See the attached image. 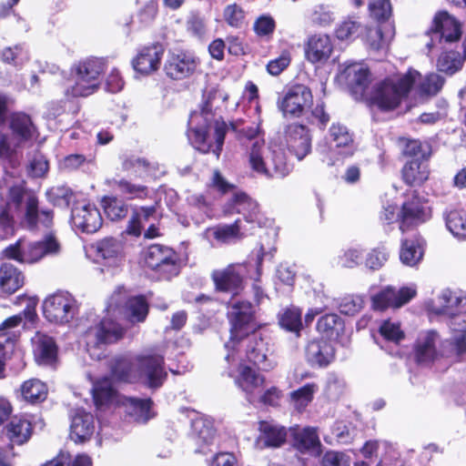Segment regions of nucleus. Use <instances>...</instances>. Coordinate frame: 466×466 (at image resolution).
Returning a JSON list of instances; mask_svg holds the SVG:
<instances>
[{"mask_svg":"<svg viewBox=\"0 0 466 466\" xmlns=\"http://www.w3.org/2000/svg\"><path fill=\"white\" fill-rule=\"evenodd\" d=\"M438 68L441 72L452 75L462 66V61L456 58L454 54H442L437 63Z\"/></svg>","mask_w":466,"mask_h":466,"instance_id":"338daca9","label":"nucleus"},{"mask_svg":"<svg viewBox=\"0 0 466 466\" xmlns=\"http://www.w3.org/2000/svg\"><path fill=\"white\" fill-rule=\"evenodd\" d=\"M254 309L248 301L233 302L228 311V318L230 323V338L225 343L227 351L235 350L236 339H242L257 329Z\"/></svg>","mask_w":466,"mask_h":466,"instance_id":"9b49d317","label":"nucleus"},{"mask_svg":"<svg viewBox=\"0 0 466 466\" xmlns=\"http://www.w3.org/2000/svg\"><path fill=\"white\" fill-rule=\"evenodd\" d=\"M145 318V297L129 298L124 287H117L107 301L106 316L84 332V341L90 357L101 360L105 356L102 347L115 343L123 337L124 329L119 323L120 319H127L134 323L144 321Z\"/></svg>","mask_w":466,"mask_h":466,"instance_id":"f257e3e1","label":"nucleus"},{"mask_svg":"<svg viewBox=\"0 0 466 466\" xmlns=\"http://www.w3.org/2000/svg\"><path fill=\"white\" fill-rule=\"evenodd\" d=\"M285 133L288 147L301 160L311 148V137L308 128L303 125L291 124L287 127Z\"/></svg>","mask_w":466,"mask_h":466,"instance_id":"5701e85b","label":"nucleus"},{"mask_svg":"<svg viewBox=\"0 0 466 466\" xmlns=\"http://www.w3.org/2000/svg\"><path fill=\"white\" fill-rule=\"evenodd\" d=\"M236 340V356L241 357V351H245L247 360L264 371L272 370L277 366L268 342L259 332L255 330Z\"/></svg>","mask_w":466,"mask_h":466,"instance_id":"9d476101","label":"nucleus"},{"mask_svg":"<svg viewBox=\"0 0 466 466\" xmlns=\"http://www.w3.org/2000/svg\"><path fill=\"white\" fill-rule=\"evenodd\" d=\"M256 132L257 131H253L252 134L248 135L250 137V145L248 151V157L250 168L258 175H260V173H270L277 170L278 166L274 167H270V168L265 167L268 147L266 146L263 138L254 136Z\"/></svg>","mask_w":466,"mask_h":466,"instance_id":"b1692460","label":"nucleus"},{"mask_svg":"<svg viewBox=\"0 0 466 466\" xmlns=\"http://www.w3.org/2000/svg\"><path fill=\"white\" fill-rule=\"evenodd\" d=\"M245 231L238 219L233 224L218 226L211 229L213 237L221 243H228L231 240L238 239L246 234Z\"/></svg>","mask_w":466,"mask_h":466,"instance_id":"de8ad7c7","label":"nucleus"},{"mask_svg":"<svg viewBox=\"0 0 466 466\" xmlns=\"http://www.w3.org/2000/svg\"><path fill=\"white\" fill-rule=\"evenodd\" d=\"M275 166L279 167V168L277 167L278 169L275 171L270 173H260V175L266 177H284L290 171V167L287 163L284 152L280 148H274L273 147L269 146L268 153H267L265 167H267V168H270V167H274Z\"/></svg>","mask_w":466,"mask_h":466,"instance_id":"58836bf2","label":"nucleus"},{"mask_svg":"<svg viewBox=\"0 0 466 466\" xmlns=\"http://www.w3.org/2000/svg\"><path fill=\"white\" fill-rule=\"evenodd\" d=\"M451 339L441 341L440 335L433 329L425 330L419 334L414 344V356L418 363L428 365L441 357L458 354L454 347V333Z\"/></svg>","mask_w":466,"mask_h":466,"instance_id":"6e6552de","label":"nucleus"},{"mask_svg":"<svg viewBox=\"0 0 466 466\" xmlns=\"http://www.w3.org/2000/svg\"><path fill=\"white\" fill-rule=\"evenodd\" d=\"M146 371V358L143 356L116 359L112 367L113 376L124 382H136Z\"/></svg>","mask_w":466,"mask_h":466,"instance_id":"aec40b11","label":"nucleus"},{"mask_svg":"<svg viewBox=\"0 0 466 466\" xmlns=\"http://www.w3.org/2000/svg\"><path fill=\"white\" fill-rule=\"evenodd\" d=\"M123 405L126 407V412L135 420L146 421V401L137 398H125Z\"/></svg>","mask_w":466,"mask_h":466,"instance_id":"13d9d810","label":"nucleus"},{"mask_svg":"<svg viewBox=\"0 0 466 466\" xmlns=\"http://www.w3.org/2000/svg\"><path fill=\"white\" fill-rule=\"evenodd\" d=\"M463 300L456 292L444 289L436 299L427 303L431 313L450 319L448 325L451 333H454V347L458 354L466 352V314L461 313Z\"/></svg>","mask_w":466,"mask_h":466,"instance_id":"7ed1b4c3","label":"nucleus"},{"mask_svg":"<svg viewBox=\"0 0 466 466\" xmlns=\"http://www.w3.org/2000/svg\"><path fill=\"white\" fill-rule=\"evenodd\" d=\"M417 84L418 91L421 95H436L442 87L444 79L437 74H429L424 78L420 77L416 79L413 85Z\"/></svg>","mask_w":466,"mask_h":466,"instance_id":"864d4df0","label":"nucleus"},{"mask_svg":"<svg viewBox=\"0 0 466 466\" xmlns=\"http://www.w3.org/2000/svg\"><path fill=\"white\" fill-rule=\"evenodd\" d=\"M356 6H360L363 0H353ZM369 11L372 18L378 22H384L391 15V5L390 0H370Z\"/></svg>","mask_w":466,"mask_h":466,"instance_id":"3c124183","label":"nucleus"},{"mask_svg":"<svg viewBox=\"0 0 466 466\" xmlns=\"http://www.w3.org/2000/svg\"><path fill=\"white\" fill-rule=\"evenodd\" d=\"M32 433V426L25 418L14 417L6 427V435L13 444L26 442Z\"/></svg>","mask_w":466,"mask_h":466,"instance_id":"4c0bfd02","label":"nucleus"},{"mask_svg":"<svg viewBox=\"0 0 466 466\" xmlns=\"http://www.w3.org/2000/svg\"><path fill=\"white\" fill-rule=\"evenodd\" d=\"M94 431L93 415L83 409L76 410L71 418L70 438L75 442H84L91 438Z\"/></svg>","mask_w":466,"mask_h":466,"instance_id":"393cba45","label":"nucleus"},{"mask_svg":"<svg viewBox=\"0 0 466 466\" xmlns=\"http://www.w3.org/2000/svg\"><path fill=\"white\" fill-rule=\"evenodd\" d=\"M447 228L461 239H466V210L453 209L445 216Z\"/></svg>","mask_w":466,"mask_h":466,"instance_id":"c03bdc74","label":"nucleus"},{"mask_svg":"<svg viewBox=\"0 0 466 466\" xmlns=\"http://www.w3.org/2000/svg\"><path fill=\"white\" fill-rule=\"evenodd\" d=\"M420 77V72L409 69L400 76L386 78L377 83L370 95V103L382 111H390L398 107L408 96L413 83Z\"/></svg>","mask_w":466,"mask_h":466,"instance_id":"20e7f679","label":"nucleus"},{"mask_svg":"<svg viewBox=\"0 0 466 466\" xmlns=\"http://www.w3.org/2000/svg\"><path fill=\"white\" fill-rule=\"evenodd\" d=\"M301 315L299 308L291 306L279 313V323L282 329L299 336L302 329Z\"/></svg>","mask_w":466,"mask_h":466,"instance_id":"79ce46f5","label":"nucleus"},{"mask_svg":"<svg viewBox=\"0 0 466 466\" xmlns=\"http://www.w3.org/2000/svg\"><path fill=\"white\" fill-rule=\"evenodd\" d=\"M426 35L430 42L426 44L429 50L436 46L437 43L445 41L446 43H454L461 39V31H428Z\"/></svg>","mask_w":466,"mask_h":466,"instance_id":"680f3d73","label":"nucleus"},{"mask_svg":"<svg viewBox=\"0 0 466 466\" xmlns=\"http://www.w3.org/2000/svg\"><path fill=\"white\" fill-rule=\"evenodd\" d=\"M43 311L49 322L67 323L77 312L76 300L70 293L60 291L44 300Z\"/></svg>","mask_w":466,"mask_h":466,"instance_id":"ddd939ff","label":"nucleus"},{"mask_svg":"<svg viewBox=\"0 0 466 466\" xmlns=\"http://www.w3.org/2000/svg\"><path fill=\"white\" fill-rule=\"evenodd\" d=\"M231 205L236 211L244 216L245 220L250 224L261 227L264 224V217L260 213L258 203L243 192L234 193Z\"/></svg>","mask_w":466,"mask_h":466,"instance_id":"a878e982","label":"nucleus"},{"mask_svg":"<svg viewBox=\"0 0 466 466\" xmlns=\"http://www.w3.org/2000/svg\"><path fill=\"white\" fill-rule=\"evenodd\" d=\"M293 439V446L302 453H319L320 449V441L317 431L312 427L300 429L299 427H292L290 429Z\"/></svg>","mask_w":466,"mask_h":466,"instance_id":"cd10ccee","label":"nucleus"},{"mask_svg":"<svg viewBox=\"0 0 466 466\" xmlns=\"http://www.w3.org/2000/svg\"><path fill=\"white\" fill-rule=\"evenodd\" d=\"M258 430V443L262 447L278 448L286 441L287 431L279 424L263 420L259 422Z\"/></svg>","mask_w":466,"mask_h":466,"instance_id":"473e14b6","label":"nucleus"},{"mask_svg":"<svg viewBox=\"0 0 466 466\" xmlns=\"http://www.w3.org/2000/svg\"><path fill=\"white\" fill-rule=\"evenodd\" d=\"M72 225L85 233H95L102 226L98 208L86 201L76 202L71 211Z\"/></svg>","mask_w":466,"mask_h":466,"instance_id":"f3484780","label":"nucleus"},{"mask_svg":"<svg viewBox=\"0 0 466 466\" xmlns=\"http://www.w3.org/2000/svg\"><path fill=\"white\" fill-rule=\"evenodd\" d=\"M104 58L90 57L71 66V80L66 88V96L73 97L88 96L100 87V76L105 71Z\"/></svg>","mask_w":466,"mask_h":466,"instance_id":"39448f33","label":"nucleus"},{"mask_svg":"<svg viewBox=\"0 0 466 466\" xmlns=\"http://www.w3.org/2000/svg\"><path fill=\"white\" fill-rule=\"evenodd\" d=\"M146 220V208L141 207L140 208L133 209L129 220L127 222L126 234L133 237L139 238L142 235L144 229V221Z\"/></svg>","mask_w":466,"mask_h":466,"instance_id":"5fc2aeb1","label":"nucleus"},{"mask_svg":"<svg viewBox=\"0 0 466 466\" xmlns=\"http://www.w3.org/2000/svg\"><path fill=\"white\" fill-rule=\"evenodd\" d=\"M431 29H461V24L453 15L446 10L435 13L432 18Z\"/></svg>","mask_w":466,"mask_h":466,"instance_id":"bf43d9fd","label":"nucleus"},{"mask_svg":"<svg viewBox=\"0 0 466 466\" xmlns=\"http://www.w3.org/2000/svg\"><path fill=\"white\" fill-rule=\"evenodd\" d=\"M248 275V265L243 263L230 264L225 268L216 269L211 273L216 290L239 294L244 289V279Z\"/></svg>","mask_w":466,"mask_h":466,"instance_id":"2eb2a0df","label":"nucleus"},{"mask_svg":"<svg viewBox=\"0 0 466 466\" xmlns=\"http://www.w3.org/2000/svg\"><path fill=\"white\" fill-rule=\"evenodd\" d=\"M428 217V207L423 205L418 198H412L402 205L400 228L405 231L411 225L424 222Z\"/></svg>","mask_w":466,"mask_h":466,"instance_id":"c756f323","label":"nucleus"},{"mask_svg":"<svg viewBox=\"0 0 466 466\" xmlns=\"http://www.w3.org/2000/svg\"><path fill=\"white\" fill-rule=\"evenodd\" d=\"M102 202L105 213L110 220H120L127 215L128 207L123 200L114 197H106Z\"/></svg>","mask_w":466,"mask_h":466,"instance_id":"603ef678","label":"nucleus"},{"mask_svg":"<svg viewBox=\"0 0 466 466\" xmlns=\"http://www.w3.org/2000/svg\"><path fill=\"white\" fill-rule=\"evenodd\" d=\"M204 115V111L200 114H191L188 120L189 129L187 130V137L191 145L196 149L202 153L212 152L215 155V157L218 158L224 144V139L227 132V125L224 121H215V145H210L209 143L207 142L206 127L194 126L196 123H198V118H206Z\"/></svg>","mask_w":466,"mask_h":466,"instance_id":"f8f14e48","label":"nucleus"},{"mask_svg":"<svg viewBox=\"0 0 466 466\" xmlns=\"http://www.w3.org/2000/svg\"><path fill=\"white\" fill-rule=\"evenodd\" d=\"M425 242L422 238L414 236L401 241L400 259L408 267L417 266L423 258Z\"/></svg>","mask_w":466,"mask_h":466,"instance_id":"f704fd0d","label":"nucleus"},{"mask_svg":"<svg viewBox=\"0 0 466 466\" xmlns=\"http://www.w3.org/2000/svg\"><path fill=\"white\" fill-rule=\"evenodd\" d=\"M24 275L13 264L5 262L0 267V285L5 292L15 293L24 285Z\"/></svg>","mask_w":466,"mask_h":466,"instance_id":"c9c22d12","label":"nucleus"},{"mask_svg":"<svg viewBox=\"0 0 466 466\" xmlns=\"http://www.w3.org/2000/svg\"><path fill=\"white\" fill-rule=\"evenodd\" d=\"M344 75L350 86L363 90L369 83V69L362 64L352 63L344 69Z\"/></svg>","mask_w":466,"mask_h":466,"instance_id":"37998d69","label":"nucleus"},{"mask_svg":"<svg viewBox=\"0 0 466 466\" xmlns=\"http://www.w3.org/2000/svg\"><path fill=\"white\" fill-rule=\"evenodd\" d=\"M343 327V321L337 314H326L317 323V329L330 339L337 338Z\"/></svg>","mask_w":466,"mask_h":466,"instance_id":"49530a36","label":"nucleus"},{"mask_svg":"<svg viewBox=\"0 0 466 466\" xmlns=\"http://www.w3.org/2000/svg\"><path fill=\"white\" fill-rule=\"evenodd\" d=\"M363 248L358 246L345 249L339 257V265L347 268H353L359 266L363 258Z\"/></svg>","mask_w":466,"mask_h":466,"instance_id":"052dcab7","label":"nucleus"},{"mask_svg":"<svg viewBox=\"0 0 466 466\" xmlns=\"http://www.w3.org/2000/svg\"><path fill=\"white\" fill-rule=\"evenodd\" d=\"M416 293L417 290L414 285L403 287L399 290L392 287H387L371 298L372 308L377 310L400 308L413 299Z\"/></svg>","mask_w":466,"mask_h":466,"instance_id":"a211bd4d","label":"nucleus"},{"mask_svg":"<svg viewBox=\"0 0 466 466\" xmlns=\"http://www.w3.org/2000/svg\"><path fill=\"white\" fill-rule=\"evenodd\" d=\"M330 147L340 157L353 155L355 145L352 135L347 127L340 124H332L329 128Z\"/></svg>","mask_w":466,"mask_h":466,"instance_id":"c85d7f7f","label":"nucleus"},{"mask_svg":"<svg viewBox=\"0 0 466 466\" xmlns=\"http://www.w3.org/2000/svg\"><path fill=\"white\" fill-rule=\"evenodd\" d=\"M49 200L57 207L67 208L75 200L74 192L66 187H53L47 192Z\"/></svg>","mask_w":466,"mask_h":466,"instance_id":"4d7b16f0","label":"nucleus"},{"mask_svg":"<svg viewBox=\"0 0 466 466\" xmlns=\"http://www.w3.org/2000/svg\"><path fill=\"white\" fill-rule=\"evenodd\" d=\"M92 393L96 405L97 407H101L114 400L116 391L113 388L111 380L104 378L94 383Z\"/></svg>","mask_w":466,"mask_h":466,"instance_id":"a18cd8bd","label":"nucleus"},{"mask_svg":"<svg viewBox=\"0 0 466 466\" xmlns=\"http://www.w3.org/2000/svg\"><path fill=\"white\" fill-rule=\"evenodd\" d=\"M310 19L315 25L327 27L331 25L334 17L328 6L318 5L312 12Z\"/></svg>","mask_w":466,"mask_h":466,"instance_id":"774afa93","label":"nucleus"},{"mask_svg":"<svg viewBox=\"0 0 466 466\" xmlns=\"http://www.w3.org/2000/svg\"><path fill=\"white\" fill-rule=\"evenodd\" d=\"M335 357L333 346L326 340L310 341L306 348V358L312 366L326 367Z\"/></svg>","mask_w":466,"mask_h":466,"instance_id":"2f4dec72","label":"nucleus"},{"mask_svg":"<svg viewBox=\"0 0 466 466\" xmlns=\"http://www.w3.org/2000/svg\"><path fill=\"white\" fill-rule=\"evenodd\" d=\"M60 251V244L52 235H46L42 240L28 241L19 238L15 243L6 247L3 254L9 259L20 263L34 264L48 255H56Z\"/></svg>","mask_w":466,"mask_h":466,"instance_id":"423d86ee","label":"nucleus"},{"mask_svg":"<svg viewBox=\"0 0 466 466\" xmlns=\"http://www.w3.org/2000/svg\"><path fill=\"white\" fill-rule=\"evenodd\" d=\"M20 390L24 400L32 404L44 401L47 396L46 385L36 379L25 381L21 385Z\"/></svg>","mask_w":466,"mask_h":466,"instance_id":"a19ab883","label":"nucleus"},{"mask_svg":"<svg viewBox=\"0 0 466 466\" xmlns=\"http://www.w3.org/2000/svg\"><path fill=\"white\" fill-rule=\"evenodd\" d=\"M333 42L326 33H316L310 35L305 44V57L311 64L325 63L333 50Z\"/></svg>","mask_w":466,"mask_h":466,"instance_id":"412c9836","label":"nucleus"},{"mask_svg":"<svg viewBox=\"0 0 466 466\" xmlns=\"http://www.w3.org/2000/svg\"><path fill=\"white\" fill-rule=\"evenodd\" d=\"M34 356L37 363L52 364L57 357V347L54 339L45 333L36 332L32 338Z\"/></svg>","mask_w":466,"mask_h":466,"instance_id":"bb28decb","label":"nucleus"},{"mask_svg":"<svg viewBox=\"0 0 466 466\" xmlns=\"http://www.w3.org/2000/svg\"><path fill=\"white\" fill-rule=\"evenodd\" d=\"M380 334L388 341L398 344L404 337V331L398 321L384 320L380 326Z\"/></svg>","mask_w":466,"mask_h":466,"instance_id":"6e6d98bb","label":"nucleus"},{"mask_svg":"<svg viewBox=\"0 0 466 466\" xmlns=\"http://www.w3.org/2000/svg\"><path fill=\"white\" fill-rule=\"evenodd\" d=\"M225 360L228 365V376L234 379L235 385L246 394L248 401L253 402L256 391L265 383V377L249 366L242 364V357L236 356L232 350L227 352Z\"/></svg>","mask_w":466,"mask_h":466,"instance_id":"1a4fd4ad","label":"nucleus"},{"mask_svg":"<svg viewBox=\"0 0 466 466\" xmlns=\"http://www.w3.org/2000/svg\"><path fill=\"white\" fill-rule=\"evenodd\" d=\"M13 141H9L5 136L0 134V157H8L15 147L31 141L36 129L29 116L23 113L15 114L10 121Z\"/></svg>","mask_w":466,"mask_h":466,"instance_id":"4468645a","label":"nucleus"},{"mask_svg":"<svg viewBox=\"0 0 466 466\" xmlns=\"http://www.w3.org/2000/svg\"><path fill=\"white\" fill-rule=\"evenodd\" d=\"M389 252L384 248L371 249L366 258L365 265L371 270L380 269L388 260Z\"/></svg>","mask_w":466,"mask_h":466,"instance_id":"69168bd1","label":"nucleus"},{"mask_svg":"<svg viewBox=\"0 0 466 466\" xmlns=\"http://www.w3.org/2000/svg\"><path fill=\"white\" fill-rule=\"evenodd\" d=\"M402 177L410 186L420 185L429 177L427 161L411 159L402 168Z\"/></svg>","mask_w":466,"mask_h":466,"instance_id":"e433bc0d","label":"nucleus"},{"mask_svg":"<svg viewBox=\"0 0 466 466\" xmlns=\"http://www.w3.org/2000/svg\"><path fill=\"white\" fill-rule=\"evenodd\" d=\"M180 256L171 248L161 244L147 245V277L156 280H170L181 270Z\"/></svg>","mask_w":466,"mask_h":466,"instance_id":"0eeeda50","label":"nucleus"},{"mask_svg":"<svg viewBox=\"0 0 466 466\" xmlns=\"http://www.w3.org/2000/svg\"><path fill=\"white\" fill-rule=\"evenodd\" d=\"M361 37L370 49L378 51L388 48L394 31H365Z\"/></svg>","mask_w":466,"mask_h":466,"instance_id":"09e8293b","label":"nucleus"},{"mask_svg":"<svg viewBox=\"0 0 466 466\" xmlns=\"http://www.w3.org/2000/svg\"><path fill=\"white\" fill-rule=\"evenodd\" d=\"M403 152L411 159L427 161L430 156V147L428 144L421 143L419 140H410L406 143Z\"/></svg>","mask_w":466,"mask_h":466,"instance_id":"0e129e2a","label":"nucleus"},{"mask_svg":"<svg viewBox=\"0 0 466 466\" xmlns=\"http://www.w3.org/2000/svg\"><path fill=\"white\" fill-rule=\"evenodd\" d=\"M25 203V220L29 228L37 224V197L25 187L24 180L5 173L0 182V236L7 238L15 232V217Z\"/></svg>","mask_w":466,"mask_h":466,"instance_id":"f03ea898","label":"nucleus"},{"mask_svg":"<svg viewBox=\"0 0 466 466\" xmlns=\"http://www.w3.org/2000/svg\"><path fill=\"white\" fill-rule=\"evenodd\" d=\"M215 436L216 430L209 419L198 418L192 421L191 439L198 447L196 451L206 453L205 448L213 442Z\"/></svg>","mask_w":466,"mask_h":466,"instance_id":"72a5a7b5","label":"nucleus"},{"mask_svg":"<svg viewBox=\"0 0 466 466\" xmlns=\"http://www.w3.org/2000/svg\"><path fill=\"white\" fill-rule=\"evenodd\" d=\"M20 322V317L12 316L0 324V379L5 377V360L13 352V341L18 336L15 328Z\"/></svg>","mask_w":466,"mask_h":466,"instance_id":"4be33fe9","label":"nucleus"},{"mask_svg":"<svg viewBox=\"0 0 466 466\" xmlns=\"http://www.w3.org/2000/svg\"><path fill=\"white\" fill-rule=\"evenodd\" d=\"M313 96L310 89L303 85L291 86L283 97L279 107L284 115L298 117L304 109L312 104Z\"/></svg>","mask_w":466,"mask_h":466,"instance_id":"6ab92c4d","label":"nucleus"},{"mask_svg":"<svg viewBox=\"0 0 466 466\" xmlns=\"http://www.w3.org/2000/svg\"><path fill=\"white\" fill-rule=\"evenodd\" d=\"M318 390L319 386L317 383H307L289 393V402L296 410L301 412L313 400L314 395Z\"/></svg>","mask_w":466,"mask_h":466,"instance_id":"ea45409f","label":"nucleus"},{"mask_svg":"<svg viewBox=\"0 0 466 466\" xmlns=\"http://www.w3.org/2000/svg\"><path fill=\"white\" fill-rule=\"evenodd\" d=\"M200 60L192 52L170 51L164 65L166 76L173 80H184L195 74Z\"/></svg>","mask_w":466,"mask_h":466,"instance_id":"dca6fc26","label":"nucleus"},{"mask_svg":"<svg viewBox=\"0 0 466 466\" xmlns=\"http://www.w3.org/2000/svg\"><path fill=\"white\" fill-rule=\"evenodd\" d=\"M1 59L4 63L19 66L27 59V56L23 46L17 45L4 48L1 53Z\"/></svg>","mask_w":466,"mask_h":466,"instance_id":"e2e57ef3","label":"nucleus"},{"mask_svg":"<svg viewBox=\"0 0 466 466\" xmlns=\"http://www.w3.org/2000/svg\"><path fill=\"white\" fill-rule=\"evenodd\" d=\"M167 377L163 350L151 349L147 352V388L157 389L161 387Z\"/></svg>","mask_w":466,"mask_h":466,"instance_id":"7c9ffc66","label":"nucleus"},{"mask_svg":"<svg viewBox=\"0 0 466 466\" xmlns=\"http://www.w3.org/2000/svg\"><path fill=\"white\" fill-rule=\"evenodd\" d=\"M96 252L108 264H114L121 253V244L113 238H107L97 243Z\"/></svg>","mask_w":466,"mask_h":466,"instance_id":"8fccbe9b","label":"nucleus"}]
</instances>
